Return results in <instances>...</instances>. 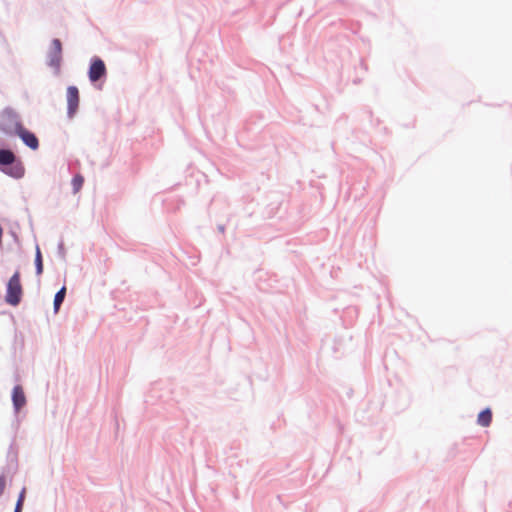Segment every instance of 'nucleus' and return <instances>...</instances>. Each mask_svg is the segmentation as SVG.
I'll use <instances>...</instances> for the list:
<instances>
[{
  "mask_svg": "<svg viewBox=\"0 0 512 512\" xmlns=\"http://www.w3.org/2000/svg\"><path fill=\"white\" fill-rule=\"evenodd\" d=\"M0 166H7L3 171L14 177L21 178L24 175V167L11 150L0 149Z\"/></svg>",
  "mask_w": 512,
  "mask_h": 512,
  "instance_id": "nucleus-1",
  "label": "nucleus"
},
{
  "mask_svg": "<svg viewBox=\"0 0 512 512\" xmlns=\"http://www.w3.org/2000/svg\"><path fill=\"white\" fill-rule=\"evenodd\" d=\"M23 128L19 117L11 110H4L0 115V130L6 135H17Z\"/></svg>",
  "mask_w": 512,
  "mask_h": 512,
  "instance_id": "nucleus-2",
  "label": "nucleus"
},
{
  "mask_svg": "<svg viewBox=\"0 0 512 512\" xmlns=\"http://www.w3.org/2000/svg\"><path fill=\"white\" fill-rule=\"evenodd\" d=\"M22 293L20 273L16 271L8 281L5 300L9 305L17 306L21 301Z\"/></svg>",
  "mask_w": 512,
  "mask_h": 512,
  "instance_id": "nucleus-3",
  "label": "nucleus"
},
{
  "mask_svg": "<svg viewBox=\"0 0 512 512\" xmlns=\"http://www.w3.org/2000/svg\"><path fill=\"white\" fill-rule=\"evenodd\" d=\"M106 74V66L100 58L92 60L88 76L91 82H96Z\"/></svg>",
  "mask_w": 512,
  "mask_h": 512,
  "instance_id": "nucleus-4",
  "label": "nucleus"
},
{
  "mask_svg": "<svg viewBox=\"0 0 512 512\" xmlns=\"http://www.w3.org/2000/svg\"><path fill=\"white\" fill-rule=\"evenodd\" d=\"M67 105H68V116L72 118L79 105V91L75 86H69L67 88Z\"/></svg>",
  "mask_w": 512,
  "mask_h": 512,
  "instance_id": "nucleus-5",
  "label": "nucleus"
},
{
  "mask_svg": "<svg viewBox=\"0 0 512 512\" xmlns=\"http://www.w3.org/2000/svg\"><path fill=\"white\" fill-rule=\"evenodd\" d=\"M25 145L32 150H37L39 147V141L34 133L28 131L24 127L17 133Z\"/></svg>",
  "mask_w": 512,
  "mask_h": 512,
  "instance_id": "nucleus-6",
  "label": "nucleus"
},
{
  "mask_svg": "<svg viewBox=\"0 0 512 512\" xmlns=\"http://www.w3.org/2000/svg\"><path fill=\"white\" fill-rule=\"evenodd\" d=\"M12 401L16 411H19L26 404V397L20 385L13 388Z\"/></svg>",
  "mask_w": 512,
  "mask_h": 512,
  "instance_id": "nucleus-7",
  "label": "nucleus"
},
{
  "mask_svg": "<svg viewBox=\"0 0 512 512\" xmlns=\"http://www.w3.org/2000/svg\"><path fill=\"white\" fill-rule=\"evenodd\" d=\"M52 47H53L55 55L51 59V65H53L55 67H59L60 60H61V51H62V46H61L60 40L59 39H54L53 42H52Z\"/></svg>",
  "mask_w": 512,
  "mask_h": 512,
  "instance_id": "nucleus-8",
  "label": "nucleus"
},
{
  "mask_svg": "<svg viewBox=\"0 0 512 512\" xmlns=\"http://www.w3.org/2000/svg\"><path fill=\"white\" fill-rule=\"evenodd\" d=\"M492 421V412L490 409H485L479 413L477 422L483 427H488Z\"/></svg>",
  "mask_w": 512,
  "mask_h": 512,
  "instance_id": "nucleus-9",
  "label": "nucleus"
},
{
  "mask_svg": "<svg viewBox=\"0 0 512 512\" xmlns=\"http://www.w3.org/2000/svg\"><path fill=\"white\" fill-rule=\"evenodd\" d=\"M65 294H66V288L65 287H62L55 295V298H54V311L55 313L58 312L62 302L64 301V298H65Z\"/></svg>",
  "mask_w": 512,
  "mask_h": 512,
  "instance_id": "nucleus-10",
  "label": "nucleus"
},
{
  "mask_svg": "<svg viewBox=\"0 0 512 512\" xmlns=\"http://www.w3.org/2000/svg\"><path fill=\"white\" fill-rule=\"evenodd\" d=\"M84 183V178L81 175H76L72 179V187L75 193L79 192Z\"/></svg>",
  "mask_w": 512,
  "mask_h": 512,
  "instance_id": "nucleus-11",
  "label": "nucleus"
},
{
  "mask_svg": "<svg viewBox=\"0 0 512 512\" xmlns=\"http://www.w3.org/2000/svg\"><path fill=\"white\" fill-rule=\"evenodd\" d=\"M35 259H36L37 273L41 274L42 270H43L42 258H35Z\"/></svg>",
  "mask_w": 512,
  "mask_h": 512,
  "instance_id": "nucleus-12",
  "label": "nucleus"
},
{
  "mask_svg": "<svg viewBox=\"0 0 512 512\" xmlns=\"http://www.w3.org/2000/svg\"><path fill=\"white\" fill-rule=\"evenodd\" d=\"M6 487V480L3 476H0V496L3 494Z\"/></svg>",
  "mask_w": 512,
  "mask_h": 512,
  "instance_id": "nucleus-13",
  "label": "nucleus"
},
{
  "mask_svg": "<svg viewBox=\"0 0 512 512\" xmlns=\"http://www.w3.org/2000/svg\"><path fill=\"white\" fill-rule=\"evenodd\" d=\"M24 498H25V490L23 489V490H22V492H21V493H20V495H19V498H18L17 503H21V504H23V502H24Z\"/></svg>",
  "mask_w": 512,
  "mask_h": 512,
  "instance_id": "nucleus-14",
  "label": "nucleus"
},
{
  "mask_svg": "<svg viewBox=\"0 0 512 512\" xmlns=\"http://www.w3.org/2000/svg\"><path fill=\"white\" fill-rule=\"evenodd\" d=\"M22 506H23V504L16 503V507H15L14 512H21L22 511Z\"/></svg>",
  "mask_w": 512,
  "mask_h": 512,
  "instance_id": "nucleus-15",
  "label": "nucleus"
}]
</instances>
